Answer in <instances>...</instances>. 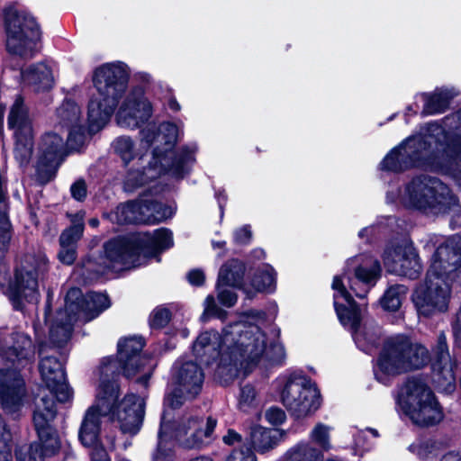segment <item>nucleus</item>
<instances>
[{
	"label": "nucleus",
	"instance_id": "nucleus-29",
	"mask_svg": "<svg viewBox=\"0 0 461 461\" xmlns=\"http://www.w3.org/2000/svg\"><path fill=\"white\" fill-rule=\"evenodd\" d=\"M458 95V90L454 86L437 87L433 92L420 94L419 96L424 103L422 113L436 115L445 113L451 100Z\"/></svg>",
	"mask_w": 461,
	"mask_h": 461
},
{
	"label": "nucleus",
	"instance_id": "nucleus-23",
	"mask_svg": "<svg viewBox=\"0 0 461 461\" xmlns=\"http://www.w3.org/2000/svg\"><path fill=\"white\" fill-rule=\"evenodd\" d=\"M201 365L194 361H185L176 362L172 367V384L182 386L187 398L194 399L202 391L204 374Z\"/></svg>",
	"mask_w": 461,
	"mask_h": 461
},
{
	"label": "nucleus",
	"instance_id": "nucleus-43",
	"mask_svg": "<svg viewBox=\"0 0 461 461\" xmlns=\"http://www.w3.org/2000/svg\"><path fill=\"white\" fill-rule=\"evenodd\" d=\"M88 307L86 311V321L97 318L103 312L111 306V300L106 294L98 292L87 293Z\"/></svg>",
	"mask_w": 461,
	"mask_h": 461
},
{
	"label": "nucleus",
	"instance_id": "nucleus-14",
	"mask_svg": "<svg viewBox=\"0 0 461 461\" xmlns=\"http://www.w3.org/2000/svg\"><path fill=\"white\" fill-rule=\"evenodd\" d=\"M153 114V106L145 96V90L141 86L131 88L124 99L119 113V118L132 129L140 128L141 147L149 149L154 143H158L160 124L155 122H149Z\"/></svg>",
	"mask_w": 461,
	"mask_h": 461
},
{
	"label": "nucleus",
	"instance_id": "nucleus-28",
	"mask_svg": "<svg viewBox=\"0 0 461 461\" xmlns=\"http://www.w3.org/2000/svg\"><path fill=\"white\" fill-rule=\"evenodd\" d=\"M140 195L143 212L142 224H159L174 216L175 211L169 205L155 199L150 188L145 189Z\"/></svg>",
	"mask_w": 461,
	"mask_h": 461
},
{
	"label": "nucleus",
	"instance_id": "nucleus-17",
	"mask_svg": "<svg viewBox=\"0 0 461 461\" xmlns=\"http://www.w3.org/2000/svg\"><path fill=\"white\" fill-rule=\"evenodd\" d=\"M66 156L65 142L60 135L50 131L41 136L36 165V181L41 186L56 178Z\"/></svg>",
	"mask_w": 461,
	"mask_h": 461
},
{
	"label": "nucleus",
	"instance_id": "nucleus-7",
	"mask_svg": "<svg viewBox=\"0 0 461 461\" xmlns=\"http://www.w3.org/2000/svg\"><path fill=\"white\" fill-rule=\"evenodd\" d=\"M399 203L405 208L426 215L439 216L457 213L460 204L447 185L429 176L410 180L398 194Z\"/></svg>",
	"mask_w": 461,
	"mask_h": 461
},
{
	"label": "nucleus",
	"instance_id": "nucleus-44",
	"mask_svg": "<svg viewBox=\"0 0 461 461\" xmlns=\"http://www.w3.org/2000/svg\"><path fill=\"white\" fill-rule=\"evenodd\" d=\"M284 457V461H317V447L301 441L288 449Z\"/></svg>",
	"mask_w": 461,
	"mask_h": 461
},
{
	"label": "nucleus",
	"instance_id": "nucleus-42",
	"mask_svg": "<svg viewBox=\"0 0 461 461\" xmlns=\"http://www.w3.org/2000/svg\"><path fill=\"white\" fill-rule=\"evenodd\" d=\"M408 288L403 285L389 286L380 299L382 308L388 312H396L406 296Z\"/></svg>",
	"mask_w": 461,
	"mask_h": 461
},
{
	"label": "nucleus",
	"instance_id": "nucleus-38",
	"mask_svg": "<svg viewBox=\"0 0 461 461\" xmlns=\"http://www.w3.org/2000/svg\"><path fill=\"white\" fill-rule=\"evenodd\" d=\"M177 126L172 122L160 123L158 145L152 149V159L165 158L168 153L175 150L177 141Z\"/></svg>",
	"mask_w": 461,
	"mask_h": 461
},
{
	"label": "nucleus",
	"instance_id": "nucleus-59",
	"mask_svg": "<svg viewBox=\"0 0 461 461\" xmlns=\"http://www.w3.org/2000/svg\"><path fill=\"white\" fill-rule=\"evenodd\" d=\"M331 427L319 424V450H329L331 447L330 431Z\"/></svg>",
	"mask_w": 461,
	"mask_h": 461
},
{
	"label": "nucleus",
	"instance_id": "nucleus-11",
	"mask_svg": "<svg viewBox=\"0 0 461 461\" xmlns=\"http://www.w3.org/2000/svg\"><path fill=\"white\" fill-rule=\"evenodd\" d=\"M50 262L45 255H26L9 277L5 294L13 309L23 312L26 303H32L39 295V279L49 272Z\"/></svg>",
	"mask_w": 461,
	"mask_h": 461
},
{
	"label": "nucleus",
	"instance_id": "nucleus-50",
	"mask_svg": "<svg viewBox=\"0 0 461 461\" xmlns=\"http://www.w3.org/2000/svg\"><path fill=\"white\" fill-rule=\"evenodd\" d=\"M185 389L182 386L176 385L171 392L166 393L163 401V411H166V406L172 410L181 408L185 402Z\"/></svg>",
	"mask_w": 461,
	"mask_h": 461
},
{
	"label": "nucleus",
	"instance_id": "nucleus-1",
	"mask_svg": "<svg viewBox=\"0 0 461 461\" xmlns=\"http://www.w3.org/2000/svg\"><path fill=\"white\" fill-rule=\"evenodd\" d=\"M146 341L142 337L120 339L117 355L104 357L99 365V384L96 402L104 407V415H110L120 424L123 434L137 435L144 420L145 402L135 393H127L119 401L120 379L123 375L131 378L146 366L142 356Z\"/></svg>",
	"mask_w": 461,
	"mask_h": 461
},
{
	"label": "nucleus",
	"instance_id": "nucleus-12",
	"mask_svg": "<svg viewBox=\"0 0 461 461\" xmlns=\"http://www.w3.org/2000/svg\"><path fill=\"white\" fill-rule=\"evenodd\" d=\"M280 399L294 420H303L317 411V384L304 371H289L281 378Z\"/></svg>",
	"mask_w": 461,
	"mask_h": 461
},
{
	"label": "nucleus",
	"instance_id": "nucleus-63",
	"mask_svg": "<svg viewBox=\"0 0 461 461\" xmlns=\"http://www.w3.org/2000/svg\"><path fill=\"white\" fill-rule=\"evenodd\" d=\"M0 227H5L8 230H14L9 218V203L0 206Z\"/></svg>",
	"mask_w": 461,
	"mask_h": 461
},
{
	"label": "nucleus",
	"instance_id": "nucleus-15",
	"mask_svg": "<svg viewBox=\"0 0 461 461\" xmlns=\"http://www.w3.org/2000/svg\"><path fill=\"white\" fill-rule=\"evenodd\" d=\"M427 272L422 283L416 285L411 301L419 316L426 318L448 311L455 280L436 276Z\"/></svg>",
	"mask_w": 461,
	"mask_h": 461
},
{
	"label": "nucleus",
	"instance_id": "nucleus-16",
	"mask_svg": "<svg viewBox=\"0 0 461 461\" xmlns=\"http://www.w3.org/2000/svg\"><path fill=\"white\" fill-rule=\"evenodd\" d=\"M7 127L14 131V154L21 165H27L32 156L34 136L32 122L29 109L24 104L23 98L19 95L10 108L7 116Z\"/></svg>",
	"mask_w": 461,
	"mask_h": 461
},
{
	"label": "nucleus",
	"instance_id": "nucleus-54",
	"mask_svg": "<svg viewBox=\"0 0 461 461\" xmlns=\"http://www.w3.org/2000/svg\"><path fill=\"white\" fill-rule=\"evenodd\" d=\"M252 241V230L249 224L236 229L233 232V242L240 246H248Z\"/></svg>",
	"mask_w": 461,
	"mask_h": 461
},
{
	"label": "nucleus",
	"instance_id": "nucleus-48",
	"mask_svg": "<svg viewBox=\"0 0 461 461\" xmlns=\"http://www.w3.org/2000/svg\"><path fill=\"white\" fill-rule=\"evenodd\" d=\"M172 320L171 311L164 306H157L149 314V325L151 330H158L167 326Z\"/></svg>",
	"mask_w": 461,
	"mask_h": 461
},
{
	"label": "nucleus",
	"instance_id": "nucleus-19",
	"mask_svg": "<svg viewBox=\"0 0 461 461\" xmlns=\"http://www.w3.org/2000/svg\"><path fill=\"white\" fill-rule=\"evenodd\" d=\"M383 261L388 272L409 279H417L423 268L416 249L406 240L389 243Z\"/></svg>",
	"mask_w": 461,
	"mask_h": 461
},
{
	"label": "nucleus",
	"instance_id": "nucleus-24",
	"mask_svg": "<svg viewBox=\"0 0 461 461\" xmlns=\"http://www.w3.org/2000/svg\"><path fill=\"white\" fill-rule=\"evenodd\" d=\"M104 416V409L98 402L87 408L78 429V440L84 447L95 450L104 447L101 439V419Z\"/></svg>",
	"mask_w": 461,
	"mask_h": 461
},
{
	"label": "nucleus",
	"instance_id": "nucleus-40",
	"mask_svg": "<svg viewBox=\"0 0 461 461\" xmlns=\"http://www.w3.org/2000/svg\"><path fill=\"white\" fill-rule=\"evenodd\" d=\"M159 177L157 168L149 167V163L142 169L130 171L124 183L123 189L127 193H133L140 187Z\"/></svg>",
	"mask_w": 461,
	"mask_h": 461
},
{
	"label": "nucleus",
	"instance_id": "nucleus-20",
	"mask_svg": "<svg viewBox=\"0 0 461 461\" xmlns=\"http://www.w3.org/2000/svg\"><path fill=\"white\" fill-rule=\"evenodd\" d=\"M167 420L173 423L174 439L186 449H199L209 443L217 426V420L212 416H208L205 423L203 418L198 416H192L184 421Z\"/></svg>",
	"mask_w": 461,
	"mask_h": 461
},
{
	"label": "nucleus",
	"instance_id": "nucleus-8",
	"mask_svg": "<svg viewBox=\"0 0 461 461\" xmlns=\"http://www.w3.org/2000/svg\"><path fill=\"white\" fill-rule=\"evenodd\" d=\"M429 361V354L424 346L412 343L407 336L399 334L384 341L374 373L379 383L387 385L392 378L421 368Z\"/></svg>",
	"mask_w": 461,
	"mask_h": 461
},
{
	"label": "nucleus",
	"instance_id": "nucleus-6",
	"mask_svg": "<svg viewBox=\"0 0 461 461\" xmlns=\"http://www.w3.org/2000/svg\"><path fill=\"white\" fill-rule=\"evenodd\" d=\"M173 245V233L160 228L151 234L149 231H131L117 235L103 245L104 258L111 264L136 267L141 257L153 258L164 249Z\"/></svg>",
	"mask_w": 461,
	"mask_h": 461
},
{
	"label": "nucleus",
	"instance_id": "nucleus-39",
	"mask_svg": "<svg viewBox=\"0 0 461 461\" xmlns=\"http://www.w3.org/2000/svg\"><path fill=\"white\" fill-rule=\"evenodd\" d=\"M272 429L264 428L260 425H253L249 431V444L248 447L260 454H264L274 448L278 442V438L272 435Z\"/></svg>",
	"mask_w": 461,
	"mask_h": 461
},
{
	"label": "nucleus",
	"instance_id": "nucleus-49",
	"mask_svg": "<svg viewBox=\"0 0 461 461\" xmlns=\"http://www.w3.org/2000/svg\"><path fill=\"white\" fill-rule=\"evenodd\" d=\"M114 150L128 165L134 158V143L130 137H119L114 143Z\"/></svg>",
	"mask_w": 461,
	"mask_h": 461
},
{
	"label": "nucleus",
	"instance_id": "nucleus-57",
	"mask_svg": "<svg viewBox=\"0 0 461 461\" xmlns=\"http://www.w3.org/2000/svg\"><path fill=\"white\" fill-rule=\"evenodd\" d=\"M267 420L273 426L282 425L286 420V414L279 407L272 406L266 411Z\"/></svg>",
	"mask_w": 461,
	"mask_h": 461
},
{
	"label": "nucleus",
	"instance_id": "nucleus-52",
	"mask_svg": "<svg viewBox=\"0 0 461 461\" xmlns=\"http://www.w3.org/2000/svg\"><path fill=\"white\" fill-rule=\"evenodd\" d=\"M226 461H258L256 454L251 447L243 444L239 448H234Z\"/></svg>",
	"mask_w": 461,
	"mask_h": 461
},
{
	"label": "nucleus",
	"instance_id": "nucleus-62",
	"mask_svg": "<svg viewBox=\"0 0 461 461\" xmlns=\"http://www.w3.org/2000/svg\"><path fill=\"white\" fill-rule=\"evenodd\" d=\"M14 230L0 227V252H8Z\"/></svg>",
	"mask_w": 461,
	"mask_h": 461
},
{
	"label": "nucleus",
	"instance_id": "nucleus-18",
	"mask_svg": "<svg viewBox=\"0 0 461 461\" xmlns=\"http://www.w3.org/2000/svg\"><path fill=\"white\" fill-rule=\"evenodd\" d=\"M430 242L438 246L430 257L427 272L434 270L436 276L456 280L461 273V235H453L442 242L434 236Z\"/></svg>",
	"mask_w": 461,
	"mask_h": 461
},
{
	"label": "nucleus",
	"instance_id": "nucleus-61",
	"mask_svg": "<svg viewBox=\"0 0 461 461\" xmlns=\"http://www.w3.org/2000/svg\"><path fill=\"white\" fill-rule=\"evenodd\" d=\"M218 300L221 305L230 308L236 304L238 296L234 292L225 289L219 292Z\"/></svg>",
	"mask_w": 461,
	"mask_h": 461
},
{
	"label": "nucleus",
	"instance_id": "nucleus-30",
	"mask_svg": "<svg viewBox=\"0 0 461 461\" xmlns=\"http://www.w3.org/2000/svg\"><path fill=\"white\" fill-rule=\"evenodd\" d=\"M87 294L85 295L78 287L68 289L65 296V306L56 311L59 315L69 319L74 323L78 320L82 313L86 320V311L88 307Z\"/></svg>",
	"mask_w": 461,
	"mask_h": 461
},
{
	"label": "nucleus",
	"instance_id": "nucleus-56",
	"mask_svg": "<svg viewBox=\"0 0 461 461\" xmlns=\"http://www.w3.org/2000/svg\"><path fill=\"white\" fill-rule=\"evenodd\" d=\"M256 396L257 392L255 387L250 384H247L240 387L239 403L241 406L250 407L253 405Z\"/></svg>",
	"mask_w": 461,
	"mask_h": 461
},
{
	"label": "nucleus",
	"instance_id": "nucleus-27",
	"mask_svg": "<svg viewBox=\"0 0 461 461\" xmlns=\"http://www.w3.org/2000/svg\"><path fill=\"white\" fill-rule=\"evenodd\" d=\"M26 394V385L22 378L0 382V402L3 410L7 413L19 412Z\"/></svg>",
	"mask_w": 461,
	"mask_h": 461
},
{
	"label": "nucleus",
	"instance_id": "nucleus-60",
	"mask_svg": "<svg viewBox=\"0 0 461 461\" xmlns=\"http://www.w3.org/2000/svg\"><path fill=\"white\" fill-rule=\"evenodd\" d=\"M188 283L195 287H201L205 283V274L201 268H193L186 274Z\"/></svg>",
	"mask_w": 461,
	"mask_h": 461
},
{
	"label": "nucleus",
	"instance_id": "nucleus-51",
	"mask_svg": "<svg viewBox=\"0 0 461 461\" xmlns=\"http://www.w3.org/2000/svg\"><path fill=\"white\" fill-rule=\"evenodd\" d=\"M408 450L420 459H428L434 454V443L418 440L411 444Z\"/></svg>",
	"mask_w": 461,
	"mask_h": 461
},
{
	"label": "nucleus",
	"instance_id": "nucleus-13",
	"mask_svg": "<svg viewBox=\"0 0 461 461\" xmlns=\"http://www.w3.org/2000/svg\"><path fill=\"white\" fill-rule=\"evenodd\" d=\"M3 18L7 51L23 59L32 58L33 48L41 36L35 18L20 13L13 5L4 8Z\"/></svg>",
	"mask_w": 461,
	"mask_h": 461
},
{
	"label": "nucleus",
	"instance_id": "nucleus-26",
	"mask_svg": "<svg viewBox=\"0 0 461 461\" xmlns=\"http://www.w3.org/2000/svg\"><path fill=\"white\" fill-rule=\"evenodd\" d=\"M192 160H194L192 150L187 146H185L179 152L174 150L165 158H151L149 167L157 168L159 176L162 174H170L176 179H183L190 173L187 164Z\"/></svg>",
	"mask_w": 461,
	"mask_h": 461
},
{
	"label": "nucleus",
	"instance_id": "nucleus-9",
	"mask_svg": "<svg viewBox=\"0 0 461 461\" xmlns=\"http://www.w3.org/2000/svg\"><path fill=\"white\" fill-rule=\"evenodd\" d=\"M54 396L46 395L41 399L42 410H35L32 423L37 439L29 445L16 446V461H46L59 454L61 441L57 429L50 424L56 418L57 406Z\"/></svg>",
	"mask_w": 461,
	"mask_h": 461
},
{
	"label": "nucleus",
	"instance_id": "nucleus-3",
	"mask_svg": "<svg viewBox=\"0 0 461 461\" xmlns=\"http://www.w3.org/2000/svg\"><path fill=\"white\" fill-rule=\"evenodd\" d=\"M381 276L379 261L369 254H360L346 262V273L337 276L332 282L334 307L340 323L351 331L357 347L366 354H372L379 345L381 331L377 326L360 325L362 310L345 286L359 298H365L375 285Z\"/></svg>",
	"mask_w": 461,
	"mask_h": 461
},
{
	"label": "nucleus",
	"instance_id": "nucleus-2",
	"mask_svg": "<svg viewBox=\"0 0 461 461\" xmlns=\"http://www.w3.org/2000/svg\"><path fill=\"white\" fill-rule=\"evenodd\" d=\"M379 167L383 171L394 173L423 167L451 176L461 187V153L440 121L421 126L417 134L392 149Z\"/></svg>",
	"mask_w": 461,
	"mask_h": 461
},
{
	"label": "nucleus",
	"instance_id": "nucleus-10",
	"mask_svg": "<svg viewBox=\"0 0 461 461\" xmlns=\"http://www.w3.org/2000/svg\"><path fill=\"white\" fill-rule=\"evenodd\" d=\"M397 407L416 425L429 427L443 420V410L433 391L420 377H409L398 389Z\"/></svg>",
	"mask_w": 461,
	"mask_h": 461
},
{
	"label": "nucleus",
	"instance_id": "nucleus-34",
	"mask_svg": "<svg viewBox=\"0 0 461 461\" xmlns=\"http://www.w3.org/2000/svg\"><path fill=\"white\" fill-rule=\"evenodd\" d=\"M60 116L64 121L77 122L79 120V108L74 102H68L67 107L63 108ZM86 140V128L78 123H71L67 142L73 149H79L84 146Z\"/></svg>",
	"mask_w": 461,
	"mask_h": 461
},
{
	"label": "nucleus",
	"instance_id": "nucleus-21",
	"mask_svg": "<svg viewBox=\"0 0 461 461\" xmlns=\"http://www.w3.org/2000/svg\"><path fill=\"white\" fill-rule=\"evenodd\" d=\"M456 361L449 353L447 337L440 332L433 348V382L437 389L445 393H452L456 388Z\"/></svg>",
	"mask_w": 461,
	"mask_h": 461
},
{
	"label": "nucleus",
	"instance_id": "nucleus-36",
	"mask_svg": "<svg viewBox=\"0 0 461 461\" xmlns=\"http://www.w3.org/2000/svg\"><path fill=\"white\" fill-rule=\"evenodd\" d=\"M48 343L41 341L38 344V355L41 357L39 370L44 384H47L49 378L66 379V372L60 360L54 356H43Z\"/></svg>",
	"mask_w": 461,
	"mask_h": 461
},
{
	"label": "nucleus",
	"instance_id": "nucleus-58",
	"mask_svg": "<svg viewBox=\"0 0 461 461\" xmlns=\"http://www.w3.org/2000/svg\"><path fill=\"white\" fill-rule=\"evenodd\" d=\"M77 252L76 246L60 247L58 258L62 264L70 266L77 259Z\"/></svg>",
	"mask_w": 461,
	"mask_h": 461
},
{
	"label": "nucleus",
	"instance_id": "nucleus-32",
	"mask_svg": "<svg viewBox=\"0 0 461 461\" xmlns=\"http://www.w3.org/2000/svg\"><path fill=\"white\" fill-rule=\"evenodd\" d=\"M246 264L239 258H230L219 272L216 288L221 286L241 287L244 282Z\"/></svg>",
	"mask_w": 461,
	"mask_h": 461
},
{
	"label": "nucleus",
	"instance_id": "nucleus-33",
	"mask_svg": "<svg viewBox=\"0 0 461 461\" xmlns=\"http://www.w3.org/2000/svg\"><path fill=\"white\" fill-rule=\"evenodd\" d=\"M111 215L113 216L111 220L119 225L142 224L143 212L140 194L134 200L119 203Z\"/></svg>",
	"mask_w": 461,
	"mask_h": 461
},
{
	"label": "nucleus",
	"instance_id": "nucleus-64",
	"mask_svg": "<svg viewBox=\"0 0 461 461\" xmlns=\"http://www.w3.org/2000/svg\"><path fill=\"white\" fill-rule=\"evenodd\" d=\"M223 442L228 446H233L235 443H240L242 437L240 433L232 429H228L227 434L222 438Z\"/></svg>",
	"mask_w": 461,
	"mask_h": 461
},
{
	"label": "nucleus",
	"instance_id": "nucleus-22",
	"mask_svg": "<svg viewBox=\"0 0 461 461\" xmlns=\"http://www.w3.org/2000/svg\"><path fill=\"white\" fill-rule=\"evenodd\" d=\"M237 338L236 332H227L220 339L217 347L212 345V335L210 332H202L192 345L193 354L195 356L196 360L206 367L212 366L217 362L216 369L214 371V377L223 386H228L221 382L217 376V370L221 364V353L228 350V348L232 345V339Z\"/></svg>",
	"mask_w": 461,
	"mask_h": 461
},
{
	"label": "nucleus",
	"instance_id": "nucleus-31",
	"mask_svg": "<svg viewBox=\"0 0 461 461\" xmlns=\"http://www.w3.org/2000/svg\"><path fill=\"white\" fill-rule=\"evenodd\" d=\"M276 276L277 273L270 264L265 263L262 267H258L250 281L255 292L248 291V298L252 299L256 292L267 294H274L276 290Z\"/></svg>",
	"mask_w": 461,
	"mask_h": 461
},
{
	"label": "nucleus",
	"instance_id": "nucleus-53",
	"mask_svg": "<svg viewBox=\"0 0 461 461\" xmlns=\"http://www.w3.org/2000/svg\"><path fill=\"white\" fill-rule=\"evenodd\" d=\"M204 304L205 307L200 318L203 322L208 321L212 317H220L224 312V311L216 304L212 295H208L205 298Z\"/></svg>",
	"mask_w": 461,
	"mask_h": 461
},
{
	"label": "nucleus",
	"instance_id": "nucleus-25",
	"mask_svg": "<svg viewBox=\"0 0 461 461\" xmlns=\"http://www.w3.org/2000/svg\"><path fill=\"white\" fill-rule=\"evenodd\" d=\"M32 338L24 332L14 331L0 341V357L12 365L34 357Z\"/></svg>",
	"mask_w": 461,
	"mask_h": 461
},
{
	"label": "nucleus",
	"instance_id": "nucleus-41",
	"mask_svg": "<svg viewBox=\"0 0 461 461\" xmlns=\"http://www.w3.org/2000/svg\"><path fill=\"white\" fill-rule=\"evenodd\" d=\"M166 416L167 411H162L158 431L157 447L153 454L154 461H166L168 452L164 443L167 441V438L174 439V433L171 428L173 423H169Z\"/></svg>",
	"mask_w": 461,
	"mask_h": 461
},
{
	"label": "nucleus",
	"instance_id": "nucleus-5",
	"mask_svg": "<svg viewBox=\"0 0 461 461\" xmlns=\"http://www.w3.org/2000/svg\"><path fill=\"white\" fill-rule=\"evenodd\" d=\"M130 68L122 61L104 63L94 70L93 84L97 95L87 104L89 131L102 130L110 121L128 88Z\"/></svg>",
	"mask_w": 461,
	"mask_h": 461
},
{
	"label": "nucleus",
	"instance_id": "nucleus-37",
	"mask_svg": "<svg viewBox=\"0 0 461 461\" xmlns=\"http://www.w3.org/2000/svg\"><path fill=\"white\" fill-rule=\"evenodd\" d=\"M73 327V321L56 312L49 330L48 347L64 348L72 336Z\"/></svg>",
	"mask_w": 461,
	"mask_h": 461
},
{
	"label": "nucleus",
	"instance_id": "nucleus-4",
	"mask_svg": "<svg viewBox=\"0 0 461 461\" xmlns=\"http://www.w3.org/2000/svg\"><path fill=\"white\" fill-rule=\"evenodd\" d=\"M232 342L221 353L217 370V376L225 384H230L241 371L247 375L262 357L272 366H282L285 358L284 346L275 339L267 344V333L258 325L243 326Z\"/></svg>",
	"mask_w": 461,
	"mask_h": 461
},
{
	"label": "nucleus",
	"instance_id": "nucleus-46",
	"mask_svg": "<svg viewBox=\"0 0 461 461\" xmlns=\"http://www.w3.org/2000/svg\"><path fill=\"white\" fill-rule=\"evenodd\" d=\"M45 386L60 403H65L72 398V390L66 379L49 378Z\"/></svg>",
	"mask_w": 461,
	"mask_h": 461
},
{
	"label": "nucleus",
	"instance_id": "nucleus-47",
	"mask_svg": "<svg viewBox=\"0 0 461 461\" xmlns=\"http://www.w3.org/2000/svg\"><path fill=\"white\" fill-rule=\"evenodd\" d=\"M84 229L85 223L83 219H80L78 221H73L69 227L61 232L59 236L60 247L76 246L77 242L83 236Z\"/></svg>",
	"mask_w": 461,
	"mask_h": 461
},
{
	"label": "nucleus",
	"instance_id": "nucleus-35",
	"mask_svg": "<svg viewBox=\"0 0 461 461\" xmlns=\"http://www.w3.org/2000/svg\"><path fill=\"white\" fill-rule=\"evenodd\" d=\"M23 80L33 86L36 93H46L52 89L54 78L52 71L46 66L31 65L22 71Z\"/></svg>",
	"mask_w": 461,
	"mask_h": 461
},
{
	"label": "nucleus",
	"instance_id": "nucleus-55",
	"mask_svg": "<svg viewBox=\"0 0 461 461\" xmlns=\"http://www.w3.org/2000/svg\"><path fill=\"white\" fill-rule=\"evenodd\" d=\"M71 197L77 202L83 203L87 196V185L86 180L82 177L77 179L70 185Z\"/></svg>",
	"mask_w": 461,
	"mask_h": 461
},
{
	"label": "nucleus",
	"instance_id": "nucleus-45",
	"mask_svg": "<svg viewBox=\"0 0 461 461\" xmlns=\"http://www.w3.org/2000/svg\"><path fill=\"white\" fill-rule=\"evenodd\" d=\"M440 122L461 153V108L456 113L444 117Z\"/></svg>",
	"mask_w": 461,
	"mask_h": 461
}]
</instances>
